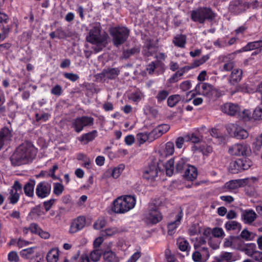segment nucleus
<instances>
[{"label": "nucleus", "mask_w": 262, "mask_h": 262, "mask_svg": "<svg viewBox=\"0 0 262 262\" xmlns=\"http://www.w3.org/2000/svg\"><path fill=\"white\" fill-rule=\"evenodd\" d=\"M191 19L200 24H204L206 20L211 21L213 20L215 14L211 9L207 7H201L191 12Z\"/></svg>", "instance_id": "obj_6"}, {"label": "nucleus", "mask_w": 262, "mask_h": 262, "mask_svg": "<svg viewBox=\"0 0 262 262\" xmlns=\"http://www.w3.org/2000/svg\"><path fill=\"white\" fill-rule=\"evenodd\" d=\"M209 59V56L208 55H204L200 59L195 60L193 62L191 63V65L193 69L196 68L204 64Z\"/></svg>", "instance_id": "obj_46"}, {"label": "nucleus", "mask_w": 262, "mask_h": 262, "mask_svg": "<svg viewBox=\"0 0 262 262\" xmlns=\"http://www.w3.org/2000/svg\"><path fill=\"white\" fill-rule=\"evenodd\" d=\"M8 259L11 262H18L19 256L15 251H11L8 255Z\"/></svg>", "instance_id": "obj_60"}, {"label": "nucleus", "mask_w": 262, "mask_h": 262, "mask_svg": "<svg viewBox=\"0 0 262 262\" xmlns=\"http://www.w3.org/2000/svg\"><path fill=\"white\" fill-rule=\"evenodd\" d=\"M208 244L213 250L217 249L220 245V242L214 238H210L208 241Z\"/></svg>", "instance_id": "obj_62"}, {"label": "nucleus", "mask_w": 262, "mask_h": 262, "mask_svg": "<svg viewBox=\"0 0 262 262\" xmlns=\"http://www.w3.org/2000/svg\"><path fill=\"white\" fill-rule=\"evenodd\" d=\"M172 42L175 46L184 48L186 42V37L184 35H178L174 37Z\"/></svg>", "instance_id": "obj_33"}, {"label": "nucleus", "mask_w": 262, "mask_h": 262, "mask_svg": "<svg viewBox=\"0 0 262 262\" xmlns=\"http://www.w3.org/2000/svg\"><path fill=\"white\" fill-rule=\"evenodd\" d=\"M37 149L30 142H24L15 150L10 158L11 164L20 166L31 162L35 157Z\"/></svg>", "instance_id": "obj_1"}, {"label": "nucleus", "mask_w": 262, "mask_h": 262, "mask_svg": "<svg viewBox=\"0 0 262 262\" xmlns=\"http://www.w3.org/2000/svg\"><path fill=\"white\" fill-rule=\"evenodd\" d=\"M62 92V88L60 85L56 84L51 90L52 94L56 96H60Z\"/></svg>", "instance_id": "obj_63"}, {"label": "nucleus", "mask_w": 262, "mask_h": 262, "mask_svg": "<svg viewBox=\"0 0 262 262\" xmlns=\"http://www.w3.org/2000/svg\"><path fill=\"white\" fill-rule=\"evenodd\" d=\"M250 151V146L245 143L236 144L229 149L230 153L236 156L247 155Z\"/></svg>", "instance_id": "obj_14"}, {"label": "nucleus", "mask_w": 262, "mask_h": 262, "mask_svg": "<svg viewBox=\"0 0 262 262\" xmlns=\"http://www.w3.org/2000/svg\"><path fill=\"white\" fill-rule=\"evenodd\" d=\"M190 100H185L184 97L179 94L170 96L167 100V105L170 107L175 106L179 102H187Z\"/></svg>", "instance_id": "obj_28"}, {"label": "nucleus", "mask_w": 262, "mask_h": 262, "mask_svg": "<svg viewBox=\"0 0 262 262\" xmlns=\"http://www.w3.org/2000/svg\"><path fill=\"white\" fill-rule=\"evenodd\" d=\"M64 190V186L59 183H54L53 184V192L57 195H60Z\"/></svg>", "instance_id": "obj_51"}, {"label": "nucleus", "mask_w": 262, "mask_h": 262, "mask_svg": "<svg viewBox=\"0 0 262 262\" xmlns=\"http://www.w3.org/2000/svg\"><path fill=\"white\" fill-rule=\"evenodd\" d=\"M106 222L103 219H99L94 224V228L96 230H100L105 226Z\"/></svg>", "instance_id": "obj_61"}, {"label": "nucleus", "mask_w": 262, "mask_h": 262, "mask_svg": "<svg viewBox=\"0 0 262 262\" xmlns=\"http://www.w3.org/2000/svg\"><path fill=\"white\" fill-rule=\"evenodd\" d=\"M141 253L140 251L135 252L127 260L126 262H136V261L141 257Z\"/></svg>", "instance_id": "obj_64"}, {"label": "nucleus", "mask_w": 262, "mask_h": 262, "mask_svg": "<svg viewBox=\"0 0 262 262\" xmlns=\"http://www.w3.org/2000/svg\"><path fill=\"white\" fill-rule=\"evenodd\" d=\"M59 253L56 249H52L47 255V259L48 262H57L58 259Z\"/></svg>", "instance_id": "obj_38"}, {"label": "nucleus", "mask_w": 262, "mask_h": 262, "mask_svg": "<svg viewBox=\"0 0 262 262\" xmlns=\"http://www.w3.org/2000/svg\"><path fill=\"white\" fill-rule=\"evenodd\" d=\"M97 136V132L94 130L92 132L83 134L79 138L80 142H83V144H86L89 142L93 141Z\"/></svg>", "instance_id": "obj_31"}, {"label": "nucleus", "mask_w": 262, "mask_h": 262, "mask_svg": "<svg viewBox=\"0 0 262 262\" xmlns=\"http://www.w3.org/2000/svg\"><path fill=\"white\" fill-rule=\"evenodd\" d=\"M9 16L4 12H0V29L4 35H8L12 26L7 25L9 21Z\"/></svg>", "instance_id": "obj_24"}, {"label": "nucleus", "mask_w": 262, "mask_h": 262, "mask_svg": "<svg viewBox=\"0 0 262 262\" xmlns=\"http://www.w3.org/2000/svg\"><path fill=\"white\" fill-rule=\"evenodd\" d=\"M136 203V200L134 196H121L114 201L112 210L117 213H125L134 208Z\"/></svg>", "instance_id": "obj_2"}, {"label": "nucleus", "mask_w": 262, "mask_h": 262, "mask_svg": "<svg viewBox=\"0 0 262 262\" xmlns=\"http://www.w3.org/2000/svg\"><path fill=\"white\" fill-rule=\"evenodd\" d=\"M169 128V125L167 124H161L157 126L152 130L151 135L154 136L155 139L158 138L163 134L168 132Z\"/></svg>", "instance_id": "obj_29"}, {"label": "nucleus", "mask_w": 262, "mask_h": 262, "mask_svg": "<svg viewBox=\"0 0 262 262\" xmlns=\"http://www.w3.org/2000/svg\"><path fill=\"white\" fill-rule=\"evenodd\" d=\"M213 90L212 86L208 83H204L202 84H198L195 88L194 91L196 93L193 91H190L187 93V95L191 94V97L189 100L194 98L195 95H202L205 96H210L212 95V91Z\"/></svg>", "instance_id": "obj_11"}, {"label": "nucleus", "mask_w": 262, "mask_h": 262, "mask_svg": "<svg viewBox=\"0 0 262 262\" xmlns=\"http://www.w3.org/2000/svg\"><path fill=\"white\" fill-rule=\"evenodd\" d=\"M188 159L184 157H176L169 160L165 165V168L167 176L170 177L174 172H181L187 168L189 164L188 163Z\"/></svg>", "instance_id": "obj_3"}, {"label": "nucleus", "mask_w": 262, "mask_h": 262, "mask_svg": "<svg viewBox=\"0 0 262 262\" xmlns=\"http://www.w3.org/2000/svg\"><path fill=\"white\" fill-rule=\"evenodd\" d=\"M177 244L179 249L182 251H187L188 248H190V246L188 241L183 237L178 238Z\"/></svg>", "instance_id": "obj_37"}, {"label": "nucleus", "mask_w": 262, "mask_h": 262, "mask_svg": "<svg viewBox=\"0 0 262 262\" xmlns=\"http://www.w3.org/2000/svg\"><path fill=\"white\" fill-rule=\"evenodd\" d=\"M210 256L208 249L206 247L195 249L192 254V258L194 262H202L207 260Z\"/></svg>", "instance_id": "obj_15"}, {"label": "nucleus", "mask_w": 262, "mask_h": 262, "mask_svg": "<svg viewBox=\"0 0 262 262\" xmlns=\"http://www.w3.org/2000/svg\"><path fill=\"white\" fill-rule=\"evenodd\" d=\"M85 224V218L83 216H79L72 222L69 228V232L71 234L75 233L83 229Z\"/></svg>", "instance_id": "obj_16"}, {"label": "nucleus", "mask_w": 262, "mask_h": 262, "mask_svg": "<svg viewBox=\"0 0 262 262\" xmlns=\"http://www.w3.org/2000/svg\"><path fill=\"white\" fill-rule=\"evenodd\" d=\"M101 252L99 249L93 250L90 254V258L93 261H98L101 257Z\"/></svg>", "instance_id": "obj_55"}, {"label": "nucleus", "mask_w": 262, "mask_h": 262, "mask_svg": "<svg viewBox=\"0 0 262 262\" xmlns=\"http://www.w3.org/2000/svg\"><path fill=\"white\" fill-rule=\"evenodd\" d=\"M144 219L148 224H155L160 222L162 219V215L158 210L155 204L150 203L149 205L148 210L144 214Z\"/></svg>", "instance_id": "obj_8"}, {"label": "nucleus", "mask_w": 262, "mask_h": 262, "mask_svg": "<svg viewBox=\"0 0 262 262\" xmlns=\"http://www.w3.org/2000/svg\"><path fill=\"white\" fill-rule=\"evenodd\" d=\"M103 258L108 262H112L115 259V254L112 251H105L103 254Z\"/></svg>", "instance_id": "obj_56"}, {"label": "nucleus", "mask_w": 262, "mask_h": 262, "mask_svg": "<svg viewBox=\"0 0 262 262\" xmlns=\"http://www.w3.org/2000/svg\"><path fill=\"white\" fill-rule=\"evenodd\" d=\"M51 185L50 183L42 181L39 182L36 187L35 193L39 199H44L48 197L51 193Z\"/></svg>", "instance_id": "obj_13"}, {"label": "nucleus", "mask_w": 262, "mask_h": 262, "mask_svg": "<svg viewBox=\"0 0 262 262\" xmlns=\"http://www.w3.org/2000/svg\"><path fill=\"white\" fill-rule=\"evenodd\" d=\"M120 231L118 228L112 227L101 231L102 236H111L118 233Z\"/></svg>", "instance_id": "obj_41"}, {"label": "nucleus", "mask_w": 262, "mask_h": 262, "mask_svg": "<svg viewBox=\"0 0 262 262\" xmlns=\"http://www.w3.org/2000/svg\"><path fill=\"white\" fill-rule=\"evenodd\" d=\"M238 161L242 171L249 169L252 164V161L248 158H243L238 159Z\"/></svg>", "instance_id": "obj_40"}, {"label": "nucleus", "mask_w": 262, "mask_h": 262, "mask_svg": "<svg viewBox=\"0 0 262 262\" xmlns=\"http://www.w3.org/2000/svg\"><path fill=\"white\" fill-rule=\"evenodd\" d=\"M140 50L137 48H133L132 49L124 51L123 52L124 57L125 58H128L130 55L138 53Z\"/></svg>", "instance_id": "obj_59"}, {"label": "nucleus", "mask_w": 262, "mask_h": 262, "mask_svg": "<svg viewBox=\"0 0 262 262\" xmlns=\"http://www.w3.org/2000/svg\"><path fill=\"white\" fill-rule=\"evenodd\" d=\"M169 93L165 90H160L158 92L156 98L158 103H161L164 101L167 97Z\"/></svg>", "instance_id": "obj_47"}, {"label": "nucleus", "mask_w": 262, "mask_h": 262, "mask_svg": "<svg viewBox=\"0 0 262 262\" xmlns=\"http://www.w3.org/2000/svg\"><path fill=\"white\" fill-rule=\"evenodd\" d=\"M212 234L214 237H223L225 236V232L222 228L215 227L212 230Z\"/></svg>", "instance_id": "obj_52"}, {"label": "nucleus", "mask_w": 262, "mask_h": 262, "mask_svg": "<svg viewBox=\"0 0 262 262\" xmlns=\"http://www.w3.org/2000/svg\"><path fill=\"white\" fill-rule=\"evenodd\" d=\"M222 111L231 116H237L239 113L240 107L237 104L233 103H226L221 106Z\"/></svg>", "instance_id": "obj_21"}, {"label": "nucleus", "mask_w": 262, "mask_h": 262, "mask_svg": "<svg viewBox=\"0 0 262 262\" xmlns=\"http://www.w3.org/2000/svg\"><path fill=\"white\" fill-rule=\"evenodd\" d=\"M237 92H242L243 93H250V90L247 84L243 83L237 85L235 87V90L231 91V93L233 95Z\"/></svg>", "instance_id": "obj_42"}, {"label": "nucleus", "mask_w": 262, "mask_h": 262, "mask_svg": "<svg viewBox=\"0 0 262 262\" xmlns=\"http://www.w3.org/2000/svg\"><path fill=\"white\" fill-rule=\"evenodd\" d=\"M120 71L118 68H108L104 69L101 73L98 74L97 77L101 80L112 79L115 78L119 74Z\"/></svg>", "instance_id": "obj_19"}, {"label": "nucleus", "mask_w": 262, "mask_h": 262, "mask_svg": "<svg viewBox=\"0 0 262 262\" xmlns=\"http://www.w3.org/2000/svg\"><path fill=\"white\" fill-rule=\"evenodd\" d=\"M225 228L227 231L237 230L241 229V225L238 222L235 221H229L225 224Z\"/></svg>", "instance_id": "obj_36"}, {"label": "nucleus", "mask_w": 262, "mask_h": 262, "mask_svg": "<svg viewBox=\"0 0 262 262\" xmlns=\"http://www.w3.org/2000/svg\"><path fill=\"white\" fill-rule=\"evenodd\" d=\"M228 170L232 173H237L242 171L241 167L239 166L238 159L230 162L228 167Z\"/></svg>", "instance_id": "obj_39"}, {"label": "nucleus", "mask_w": 262, "mask_h": 262, "mask_svg": "<svg viewBox=\"0 0 262 262\" xmlns=\"http://www.w3.org/2000/svg\"><path fill=\"white\" fill-rule=\"evenodd\" d=\"M101 25L100 23L96 22L92 24V28L90 30L88 35L86 37L87 41L96 45L101 48L107 39V35H102L100 33Z\"/></svg>", "instance_id": "obj_4"}, {"label": "nucleus", "mask_w": 262, "mask_h": 262, "mask_svg": "<svg viewBox=\"0 0 262 262\" xmlns=\"http://www.w3.org/2000/svg\"><path fill=\"white\" fill-rule=\"evenodd\" d=\"M125 166L124 164H120L118 166L114 168L112 171L111 176L114 179L118 178L121 173L124 170Z\"/></svg>", "instance_id": "obj_44"}, {"label": "nucleus", "mask_w": 262, "mask_h": 262, "mask_svg": "<svg viewBox=\"0 0 262 262\" xmlns=\"http://www.w3.org/2000/svg\"><path fill=\"white\" fill-rule=\"evenodd\" d=\"M183 214L182 210L181 209L178 213H176L174 220L168 224L167 230L169 235H172L176 232L177 228L181 224Z\"/></svg>", "instance_id": "obj_18"}, {"label": "nucleus", "mask_w": 262, "mask_h": 262, "mask_svg": "<svg viewBox=\"0 0 262 262\" xmlns=\"http://www.w3.org/2000/svg\"><path fill=\"white\" fill-rule=\"evenodd\" d=\"M241 236L246 241H251L253 239L254 234L247 229H244L241 232Z\"/></svg>", "instance_id": "obj_53"}, {"label": "nucleus", "mask_w": 262, "mask_h": 262, "mask_svg": "<svg viewBox=\"0 0 262 262\" xmlns=\"http://www.w3.org/2000/svg\"><path fill=\"white\" fill-rule=\"evenodd\" d=\"M129 32V30L126 27L117 26L112 28L110 33L114 46L118 47L123 44L127 39Z\"/></svg>", "instance_id": "obj_5"}, {"label": "nucleus", "mask_w": 262, "mask_h": 262, "mask_svg": "<svg viewBox=\"0 0 262 262\" xmlns=\"http://www.w3.org/2000/svg\"><path fill=\"white\" fill-rule=\"evenodd\" d=\"M228 133L237 139H246L249 136L248 131L236 124H229L226 127Z\"/></svg>", "instance_id": "obj_9"}, {"label": "nucleus", "mask_w": 262, "mask_h": 262, "mask_svg": "<svg viewBox=\"0 0 262 262\" xmlns=\"http://www.w3.org/2000/svg\"><path fill=\"white\" fill-rule=\"evenodd\" d=\"M243 76V70L239 68L234 69L228 78L230 85H235L241 81Z\"/></svg>", "instance_id": "obj_23"}, {"label": "nucleus", "mask_w": 262, "mask_h": 262, "mask_svg": "<svg viewBox=\"0 0 262 262\" xmlns=\"http://www.w3.org/2000/svg\"><path fill=\"white\" fill-rule=\"evenodd\" d=\"M245 181L241 179L231 180L225 183L224 187L229 191H232L242 187Z\"/></svg>", "instance_id": "obj_30"}, {"label": "nucleus", "mask_w": 262, "mask_h": 262, "mask_svg": "<svg viewBox=\"0 0 262 262\" xmlns=\"http://www.w3.org/2000/svg\"><path fill=\"white\" fill-rule=\"evenodd\" d=\"M150 136H152L151 133H140L137 135L136 139L140 144H142L149 139Z\"/></svg>", "instance_id": "obj_45"}, {"label": "nucleus", "mask_w": 262, "mask_h": 262, "mask_svg": "<svg viewBox=\"0 0 262 262\" xmlns=\"http://www.w3.org/2000/svg\"><path fill=\"white\" fill-rule=\"evenodd\" d=\"M204 155L208 154L212 152V148L210 145L206 144L205 142H201L199 147Z\"/></svg>", "instance_id": "obj_54"}, {"label": "nucleus", "mask_w": 262, "mask_h": 262, "mask_svg": "<svg viewBox=\"0 0 262 262\" xmlns=\"http://www.w3.org/2000/svg\"><path fill=\"white\" fill-rule=\"evenodd\" d=\"M94 124V118L87 116H83L74 119L71 121V127L76 133L81 132L86 126H90Z\"/></svg>", "instance_id": "obj_7"}, {"label": "nucleus", "mask_w": 262, "mask_h": 262, "mask_svg": "<svg viewBox=\"0 0 262 262\" xmlns=\"http://www.w3.org/2000/svg\"><path fill=\"white\" fill-rule=\"evenodd\" d=\"M252 117L254 120L262 119V96L261 103L255 109Z\"/></svg>", "instance_id": "obj_48"}, {"label": "nucleus", "mask_w": 262, "mask_h": 262, "mask_svg": "<svg viewBox=\"0 0 262 262\" xmlns=\"http://www.w3.org/2000/svg\"><path fill=\"white\" fill-rule=\"evenodd\" d=\"M262 47V40H259L255 41L248 42L245 46L243 47L241 51L247 52L254 49H259Z\"/></svg>", "instance_id": "obj_32"}, {"label": "nucleus", "mask_w": 262, "mask_h": 262, "mask_svg": "<svg viewBox=\"0 0 262 262\" xmlns=\"http://www.w3.org/2000/svg\"><path fill=\"white\" fill-rule=\"evenodd\" d=\"M35 185V181L34 180H30L25 184L23 190L26 196L30 198L34 197Z\"/></svg>", "instance_id": "obj_27"}, {"label": "nucleus", "mask_w": 262, "mask_h": 262, "mask_svg": "<svg viewBox=\"0 0 262 262\" xmlns=\"http://www.w3.org/2000/svg\"><path fill=\"white\" fill-rule=\"evenodd\" d=\"M221 254V258L227 262H231L235 260V257L233 253L223 251Z\"/></svg>", "instance_id": "obj_49"}, {"label": "nucleus", "mask_w": 262, "mask_h": 262, "mask_svg": "<svg viewBox=\"0 0 262 262\" xmlns=\"http://www.w3.org/2000/svg\"><path fill=\"white\" fill-rule=\"evenodd\" d=\"M198 176V170L196 167L189 164L184 171L183 177L188 181H193Z\"/></svg>", "instance_id": "obj_26"}, {"label": "nucleus", "mask_w": 262, "mask_h": 262, "mask_svg": "<svg viewBox=\"0 0 262 262\" xmlns=\"http://www.w3.org/2000/svg\"><path fill=\"white\" fill-rule=\"evenodd\" d=\"M20 255L25 259H30V262H40V258L34 260L35 258H37L39 255V253L36 250V247H30L23 249L20 251Z\"/></svg>", "instance_id": "obj_17"}, {"label": "nucleus", "mask_w": 262, "mask_h": 262, "mask_svg": "<svg viewBox=\"0 0 262 262\" xmlns=\"http://www.w3.org/2000/svg\"><path fill=\"white\" fill-rule=\"evenodd\" d=\"M185 140L186 142L190 141L193 143H198L200 142L201 138L199 136L192 133L185 136Z\"/></svg>", "instance_id": "obj_50"}, {"label": "nucleus", "mask_w": 262, "mask_h": 262, "mask_svg": "<svg viewBox=\"0 0 262 262\" xmlns=\"http://www.w3.org/2000/svg\"><path fill=\"white\" fill-rule=\"evenodd\" d=\"M22 188L21 184L18 181H15L13 185L8 189V200L10 204L15 205L18 202Z\"/></svg>", "instance_id": "obj_10"}, {"label": "nucleus", "mask_w": 262, "mask_h": 262, "mask_svg": "<svg viewBox=\"0 0 262 262\" xmlns=\"http://www.w3.org/2000/svg\"><path fill=\"white\" fill-rule=\"evenodd\" d=\"M174 150V144L172 142H167L164 148L161 149L159 152L160 156V160L163 161L165 158L168 156L172 155Z\"/></svg>", "instance_id": "obj_25"}, {"label": "nucleus", "mask_w": 262, "mask_h": 262, "mask_svg": "<svg viewBox=\"0 0 262 262\" xmlns=\"http://www.w3.org/2000/svg\"><path fill=\"white\" fill-rule=\"evenodd\" d=\"M206 241L204 237H200L196 238V241L194 244V248L195 249H199L203 248V245H205Z\"/></svg>", "instance_id": "obj_57"}, {"label": "nucleus", "mask_w": 262, "mask_h": 262, "mask_svg": "<svg viewBox=\"0 0 262 262\" xmlns=\"http://www.w3.org/2000/svg\"><path fill=\"white\" fill-rule=\"evenodd\" d=\"M144 97V95L140 91L137 90L133 92L129 96V98L134 102H138Z\"/></svg>", "instance_id": "obj_43"}, {"label": "nucleus", "mask_w": 262, "mask_h": 262, "mask_svg": "<svg viewBox=\"0 0 262 262\" xmlns=\"http://www.w3.org/2000/svg\"><path fill=\"white\" fill-rule=\"evenodd\" d=\"M242 250L246 254L252 257L255 253L257 251L256 250V245L254 243L247 244L242 248Z\"/></svg>", "instance_id": "obj_35"}, {"label": "nucleus", "mask_w": 262, "mask_h": 262, "mask_svg": "<svg viewBox=\"0 0 262 262\" xmlns=\"http://www.w3.org/2000/svg\"><path fill=\"white\" fill-rule=\"evenodd\" d=\"M237 117L238 119L244 121H249L253 117L250 110L247 109L241 110V108H239V113H238Z\"/></svg>", "instance_id": "obj_34"}, {"label": "nucleus", "mask_w": 262, "mask_h": 262, "mask_svg": "<svg viewBox=\"0 0 262 262\" xmlns=\"http://www.w3.org/2000/svg\"><path fill=\"white\" fill-rule=\"evenodd\" d=\"M12 136V131L8 127H5L0 130V149L10 143Z\"/></svg>", "instance_id": "obj_20"}, {"label": "nucleus", "mask_w": 262, "mask_h": 262, "mask_svg": "<svg viewBox=\"0 0 262 262\" xmlns=\"http://www.w3.org/2000/svg\"><path fill=\"white\" fill-rule=\"evenodd\" d=\"M262 147V138L259 136L256 137L253 143V148L254 150L259 151Z\"/></svg>", "instance_id": "obj_58"}, {"label": "nucleus", "mask_w": 262, "mask_h": 262, "mask_svg": "<svg viewBox=\"0 0 262 262\" xmlns=\"http://www.w3.org/2000/svg\"><path fill=\"white\" fill-rule=\"evenodd\" d=\"M159 166L157 162H152L145 168L143 177L148 181H154L158 177Z\"/></svg>", "instance_id": "obj_12"}, {"label": "nucleus", "mask_w": 262, "mask_h": 262, "mask_svg": "<svg viewBox=\"0 0 262 262\" xmlns=\"http://www.w3.org/2000/svg\"><path fill=\"white\" fill-rule=\"evenodd\" d=\"M256 217L257 214L252 209H246L242 211L241 220L246 224L251 225Z\"/></svg>", "instance_id": "obj_22"}]
</instances>
